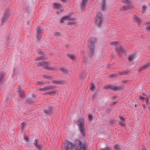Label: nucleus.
<instances>
[{
	"instance_id": "nucleus-26",
	"label": "nucleus",
	"mask_w": 150,
	"mask_h": 150,
	"mask_svg": "<svg viewBox=\"0 0 150 150\" xmlns=\"http://www.w3.org/2000/svg\"><path fill=\"white\" fill-rule=\"evenodd\" d=\"M22 130H23L24 128L25 127V126L26 125V123L25 122H23L22 123Z\"/></svg>"
},
{
	"instance_id": "nucleus-4",
	"label": "nucleus",
	"mask_w": 150,
	"mask_h": 150,
	"mask_svg": "<svg viewBox=\"0 0 150 150\" xmlns=\"http://www.w3.org/2000/svg\"><path fill=\"white\" fill-rule=\"evenodd\" d=\"M103 16L101 13L98 12L95 17V23L98 26H100L103 21Z\"/></svg>"
},
{
	"instance_id": "nucleus-2",
	"label": "nucleus",
	"mask_w": 150,
	"mask_h": 150,
	"mask_svg": "<svg viewBox=\"0 0 150 150\" xmlns=\"http://www.w3.org/2000/svg\"><path fill=\"white\" fill-rule=\"evenodd\" d=\"M83 121V119H80L78 120V125L79 129V131L82 137H84L86 135L85 129Z\"/></svg>"
},
{
	"instance_id": "nucleus-57",
	"label": "nucleus",
	"mask_w": 150,
	"mask_h": 150,
	"mask_svg": "<svg viewBox=\"0 0 150 150\" xmlns=\"http://www.w3.org/2000/svg\"><path fill=\"white\" fill-rule=\"evenodd\" d=\"M116 99V98H113L114 100H115Z\"/></svg>"
},
{
	"instance_id": "nucleus-3",
	"label": "nucleus",
	"mask_w": 150,
	"mask_h": 150,
	"mask_svg": "<svg viewBox=\"0 0 150 150\" xmlns=\"http://www.w3.org/2000/svg\"><path fill=\"white\" fill-rule=\"evenodd\" d=\"M111 45L112 46H116V51L120 54H123L125 51L122 47L117 42L112 41L111 42Z\"/></svg>"
},
{
	"instance_id": "nucleus-28",
	"label": "nucleus",
	"mask_w": 150,
	"mask_h": 150,
	"mask_svg": "<svg viewBox=\"0 0 150 150\" xmlns=\"http://www.w3.org/2000/svg\"><path fill=\"white\" fill-rule=\"evenodd\" d=\"M9 16V15H7H7H4V17L2 19V21L3 22H4V21L5 20H4V18H7L8 17V16Z\"/></svg>"
},
{
	"instance_id": "nucleus-33",
	"label": "nucleus",
	"mask_w": 150,
	"mask_h": 150,
	"mask_svg": "<svg viewBox=\"0 0 150 150\" xmlns=\"http://www.w3.org/2000/svg\"><path fill=\"white\" fill-rule=\"evenodd\" d=\"M119 124L121 126L123 127L125 125V124L124 122H119Z\"/></svg>"
},
{
	"instance_id": "nucleus-1",
	"label": "nucleus",
	"mask_w": 150,
	"mask_h": 150,
	"mask_svg": "<svg viewBox=\"0 0 150 150\" xmlns=\"http://www.w3.org/2000/svg\"><path fill=\"white\" fill-rule=\"evenodd\" d=\"M73 145L76 150H88L87 144L85 143L83 144L78 139L75 140Z\"/></svg>"
},
{
	"instance_id": "nucleus-50",
	"label": "nucleus",
	"mask_w": 150,
	"mask_h": 150,
	"mask_svg": "<svg viewBox=\"0 0 150 150\" xmlns=\"http://www.w3.org/2000/svg\"><path fill=\"white\" fill-rule=\"evenodd\" d=\"M114 76V75H111V76H110V77H113V76Z\"/></svg>"
},
{
	"instance_id": "nucleus-35",
	"label": "nucleus",
	"mask_w": 150,
	"mask_h": 150,
	"mask_svg": "<svg viewBox=\"0 0 150 150\" xmlns=\"http://www.w3.org/2000/svg\"><path fill=\"white\" fill-rule=\"evenodd\" d=\"M31 96L33 97V98H30L28 99L27 101L28 102H32L33 101V96H32L33 94L31 95Z\"/></svg>"
},
{
	"instance_id": "nucleus-38",
	"label": "nucleus",
	"mask_w": 150,
	"mask_h": 150,
	"mask_svg": "<svg viewBox=\"0 0 150 150\" xmlns=\"http://www.w3.org/2000/svg\"><path fill=\"white\" fill-rule=\"evenodd\" d=\"M88 117L90 120H91L92 119L93 116L91 114H89L88 116Z\"/></svg>"
},
{
	"instance_id": "nucleus-15",
	"label": "nucleus",
	"mask_w": 150,
	"mask_h": 150,
	"mask_svg": "<svg viewBox=\"0 0 150 150\" xmlns=\"http://www.w3.org/2000/svg\"><path fill=\"white\" fill-rule=\"evenodd\" d=\"M113 148L115 150H120L121 149V146L118 144H116L114 146Z\"/></svg>"
},
{
	"instance_id": "nucleus-46",
	"label": "nucleus",
	"mask_w": 150,
	"mask_h": 150,
	"mask_svg": "<svg viewBox=\"0 0 150 150\" xmlns=\"http://www.w3.org/2000/svg\"><path fill=\"white\" fill-rule=\"evenodd\" d=\"M149 100V98H146V104H147L148 103Z\"/></svg>"
},
{
	"instance_id": "nucleus-17",
	"label": "nucleus",
	"mask_w": 150,
	"mask_h": 150,
	"mask_svg": "<svg viewBox=\"0 0 150 150\" xmlns=\"http://www.w3.org/2000/svg\"><path fill=\"white\" fill-rule=\"evenodd\" d=\"M136 58L135 55L134 54L131 55L128 59L129 61L132 62Z\"/></svg>"
},
{
	"instance_id": "nucleus-11",
	"label": "nucleus",
	"mask_w": 150,
	"mask_h": 150,
	"mask_svg": "<svg viewBox=\"0 0 150 150\" xmlns=\"http://www.w3.org/2000/svg\"><path fill=\"white\" fill-rule=\"evenodd\" d=\"M53 88V87L52 86H47L44 87L40 88L39 90L40 91H46L50 90V89Z\"/></svg>"
},
{
	"instance_id": "nucleus-39",
	"label": "nucleus",
	"mask_w": 150,
	"mask_h": 150,
	"mask_svg": "<svg viewBox=\"0 0 150 150\" xmlns=\"http://www.w3.org/2000/svg\"><path fill=\"white\" fill-rule=\"evenodd\" d=\"M113 124V121L112 120L110 121V122L109 123V125H112Z\"/></svg>"
},
{
	"instance_id": "nucleus-58",
	"label": "nucleus",
	"mask_w": 150,
	"mask_h": 150,
	"mask_svg": "<svg viewBox=\"0 0 150 150\" xmlns=\"http://www.w3.org/2000/svg\"><path fill=\"white\" fill-rule=\"evenodd\" d=\"M41 54H42V52H41V53H40Z\"/></svg>"
},
{
	"instance_id": "nucleus-45",
	"label": "nucleus",
	"mask_w": 150,
	"mask_h": 150,
	"mask_svg": "<svg viewBox=\"0 0 150 150\" xmlns=\"http://www.w3.org/2000/svg\"><path fill=\"white\" fill-rule=\"evenodd\" d=\"M63 3H65L67 2V0H60Z\"/></svg>"
},
{
	"instance_id": "nucleus-21",
	"label": "nucleus",
	"mask_w": 150,
	"mask_h": 150,
	"mask_svg": "<svg viewBox=\"0 0 150 150\" xmlns=\"http://www.w3.org/2000/svg\"><path fill=\"white\" fill-rule=\"evenodd\" d=\"M150 67V63H148L146 64V65H144L142 67L143 69H145L148 68L149 67Z\"/></svg>"
},
{
	"instance_id": "nucleus-27",
	"label": "nucleus",
	"mask_w": 150,
	"mask_h": 150,
	"mask_svg": "<svg viewBox=\"0 0 150 150\" xmlns=\"http://www.w3.org/2000/svg\"><path fill=\"white\" fill-rule=\"evenodd\" d=\"M19 96L22 99H24L25 97V94H20Z\"/></svg>"
},
{
	"instance_id": "nucleus-5",
	"label": "nucleus",
	"mask_w": 150,
	"mask_h": 150,
	"mask_svg": "<svg viewBox=\"0 0 150 150\" xmlns=\"http://www.w3.org/2000/svg\"><path fill=\"white\" fill-rule=\"evenodd\" d=\"M37 64L38 66L43 67L44 69L54 71L55 70V68L47 65V63L45 62H38L37 63Z\"/></svg>"
},
{
	"instance_id": "nucleus-31",
	"label": "nucleus",
	"mask_w": 150,
	"mask_h": 150,
	"mask_svg": "<svg viewBox=\"0 0 150 150\" xmlns=\"http://www.w3.org/2000/svg\"><path fill=\"white\" fill-rule=\"evenodd\" d=\"M127 9L128 8L126 7L125 6H123L120 9L122 11H124L127 10Z\"/></svg>"
},
{
	"instance_id": "nucleus-42",
	"label": "nucleus",
	"mask_w": 150,
	"mask_h": 150,
	"mask_svg": "<svg viewBox=\"0 0 150 150\" xmlns=\"http://www.w3.org/2000/svg\"><path fill=\"white\" fill-rule=\"evenodd\" d=\"M31 139H27L26 142L30 144V141H31Z\"/></svg>"
},
{
	"instance_id": "nucleus-32",
	"label": "nucleus",
	"mask_w": 150,
	"mask_h": 150,
	"mask_svg": "<svg viewBox=\"0 0 150 150\" xmlns=\"http://www.w3.org/2000/svg\"><path fill=\"white\" fill-rule=\"evenodd\" d=\"M119 118H120V120L122 122H124L125 121V119L124 117L121 116H120L119 117Z\"/></svg>"
},
{
	"instance_id": "nucleus-51",
	"label": "nucleus",
	"mask_w": 150,
	"mask_h": 150,
	"mask_svg": "<svg viewBox=\"0 0 150 150\" xmlns=\"http://www.w3.org/2000/svg\"><path fill=\"white\" fill-rule=\"evenodd\" d=\"M30 21H28V25H29L30 24Z\"/></svg>"
},
{
	"instance_id": "nucleus-19",
	"label": "nucleus",
	"mask_w": 150,
	"mask_h": 150,
	"mask_svg": "<svg viewBox=\"0 0 150 150\" xmlns=\"http://www.w3.org/2000/svg\"><path fill=\"white\" fill-rule=\"evenodd\" d=\"M95 87L94 84L93 83H91L90 86V89L91 90L94 91L95 89Z\"/></svg>"
},
{
	"instance_id": "nucleus-34",
	"label": "nucleus",
	"mask_w": 150,
	"mask_h": 150,
	"mask_svg": "<svg viewBox=\"0 0 150 150\" xmlns=\"http://www.w3.org/2000/svg\"><path fill=\"white\" fill-rule=\"evenodd\" d=\"M45 59V58L44 57L41 56V57H38L37 58V59H36V60H41V59Z\"/></svg>"
},
{
	"instance_id": "nucleus-20",
	"label": "nucleus",
	"mask_w": 150,
	"mask_h": 150,
	"mask_svg": "<svg viewBox=\"0 0 150 150\" xmlns=\"http://www.w3.org/2000/svg\"><path fill=\"white\" fill-rule=\"evenodd\" d=\"M150 67V63H148L146 64V65H144L142 67L143 69H145L148 68L149 67Z\"/></svg>"
},
{
	"instance_id": "nucleus-43",
	"label": "nucleus",
	"mask_w": 150,
	"mask_h": 150,
	"mask_svg": "<svg viewBox=\"0 0 150 150\" xmlns=\"http://www.w3.org/2000/svg\"><path fill=\"white\" fill-rule=\"evenodd\" d=\"M143 10V11H145L146 9V8L145 6H142Z\"/></svg>"
},
{
	"instance_id": "nucleus-7",
	"label": "nucleus",
	"mask_w": 150,
	"mask_h": 150,
	"mask_svg": "<svg viewBox=\"0 0 150 150\" xmlns=\"http://www.w3.org/2000/svg\"><path fill=\"white\" fill-rule=\"evenodd\" d=\"M67 20H71V21H70L68 23V25H71L74 24L76 23V21L75 19L71 18L69 17H65L63 18L61 21V22L62 23H63L64 21Z\"/></svg>"
},
{
	"instance_id": "nucleus-23",
	"label": "nucleus",
	"mask_w": 150,
	"mask_h": 150,
	"mask_svg": "<svg viewBox=\"0 0 150 150\" xmlns=\"http://www.w3.org/2000/svg\"><path fill=\"white\" fill-rule=\"evenodd\" d=\"M64 83V82L63 80H59L57 81V84H62Z\"/></svg>"
},
{
	"instance_id": "nucleus-47",
	"label": "nucleus",
	"mask_w": 150,
	"mask_h": 150,
	"mask_svg": "<svg viewBox=\"0 0 150 150\" xmlns=\"http://www.w3.org/2000/svg\"><path fill=\"white\" fill-rule=\"evenodd\" d=\"M28 137L27 136L25 135L24 136V139L25 141H26L27 139H28Z\"/></svg>"
},
{
	"instance_id": "nucleus-41",
	"label": "nucleus",
	"mask_w": 150,
	"mask_h": 150,
	"mask_svg": "<svg viewBox=\"0 0 150 150\" xmlns=\"http://www.w3.org/2000/svg\"><path fill=\"white\" fill-rule=\"evenodd\" d=\"M44 112H45V113H48L50 112V111L48 110H44Z\"/></svg>"
},
{
	"instance_id": "nucleus-24",
	"label": "nucleus",
	"mask_w": 150,
	"mask_h": 150,
	"mask_svg": "<svg viewBox=\"0 0 150 150\" xmlns=\"http://www.w3.org/2000/svg\"><path fill=\"white\" fill-rule=\"evenodd\" d=\"M68 56L72 59H74V56L73 54H68Z\"/></svg>"
},
{
	"instance_id": "nucleus-25",
	"label": "nucleus",
	"mask_w": 150,
	"mask_h": 150,
	"mask_svg": "<svg viewBox=\"0 0 150 150\" xmlns=\"http://www.w3.org/2000/svg\"><path fill=\"white\" fill-rule=\"evenodd\" d=\"M59 69L60 71L63 72L64 73H66L67 72L66 70L63 68H60Z\"/></svg>"
},
{
	"instance_id": "nucleus-48",
	"label": "nucleus",
	"mask_w": 150,
	"mask_h": 150,
	"mask_svg": "<svg viewBox=\"0 0 150 150\" xmlns=\"http://www.w3.org/2000/svg\"><path fill=\"white\" fill-rule=\"evenodd\" d=\"M53 7L54 8H56V3H54V4Z\"/></svg>"
},
{
	"instance_id": "nucleus-36",
	"label": "nucleus",
	"mask_w": 150,
	"mask_h": 150,
	"mask_svg": "<svg viewBox=\"0 0 150 150\" xmlns=\"http://www.w3.org/2000/svg\"><path fill=\"white\" fill-rule=\"evenodd\" d=\"M37 84L38 85H42L43 84H44V83L42 81H38L37 82Z\"/></svg>"
},
{
	"instance_id": "nucleus-8",
	"label": "nucleus",
	"mask_w": 150,
	"mask_h": 150,
	"mask_svg": "<svg viewBox=\"0 0 150 150\" xmlns=\"http://www.w3.org/2000/svg\"><path fill=\"white\" fill-rule=\"evenodd\" d=\"M64 146V150H72L73 147L72 143L69 141H66Z\"/></svg>"
},
{
	"instance_id": "nucleus-10",
	"label": "nucleus",
	"mask_w": 150,
	"mask_h": 150,
	"mask_svg": "<svg viewBox=\"0 0 150 150\" xmlns=\"http://www.w3.org/2000/svg\"><path fill=\"white\" fill-rule=\"evenodd\" d=\"M34 144L37 149L38 150H42V147L39 144L38 140L37 139L35 140Z\"/></svg>"
},
{
	"instance_id": "nucleus-6",
	"label": "nucleus",
	"mask_w": 150,
	"mask_h": 150,
	"mask_svg": "<svg viewBox=\"0 0 150 150\" xmlns=\"http://www.w3.org/2000/svg\"><path fill=\"white\" fill-rule=\"evenodd\" d=\"M96 42L95 38H91L88 41V48L91 52H93L95 49V43Z\"/></svg>"
},
{
	"instance_id": "nucleus-18",
	"label": "nucleus",
	"mask_w": 150,
	"mask_h": 150,
	"mask_svg": "<svg viewBox=\"0 0 150 150\" xmlns=\"http://www.w3.org/2000/svg\"><path fill=\"white\" fill-rule=\"evenodd\" d=\"M104 1H103V2L102 3L101 8L102 9V10L104 9L105 7V0H103Z\"/></svg>"
},
{
	"instance_id": "nucleus-55",
	"label": "nucleus",
	"mask_w": 150,
	"mask_h": 150,
	"mask_svg": "<svg viewBox=\"0 0 150 150\" xmlns=\"http://www.w3.org/2000/svg\"><path fill=\"white\" fill-rule=\"evenodd\" d=\"M139 90H137V93H139Z\"/></svg>"
},
{
	"instance_id": "nucleus-14",
	"label": "nucleus",
	"mask_w": 150,
	"mask_h": 150,
	"mask_svg": "<svg viewBox=\"0 0 150 150\" xmlns=\"http://www.w3.org/2000/svg\"><path fill=\"white\" fill-rule=\"evenodd\" d=\"M17 92L18 93H20V94H23L25 93L24 90L20 86L17 88Z\"/></svg>"
},
{
	"instance_id": "nucleus-56",
	"label": "nucleus",
	"mask_w": 150,
	"mask_h": 150,
	"mask_svg": "<svg viewBox=\"0 0 150 150\" xmlns=\"http://www.w3.org/2000/svg\"><path fill=\"white\" fill-rule=\"evenodd\" d=\"M58 33H58L57 32V36L58 35Z\"/></svg>"
},
{
	"instance_id": "nucleus-53",
	"label": "nucleus",
	"mask_w": 150,
	"mask_h": 150,
	"mask_svg": "<svg viewBox=\"0 0 150 150\" xmlns=\"http://www.w3.org/2000/svg\"><path fill=\"white\" fill-rule=\"evenodd\" d=\"M143 108L144 109H145V106L144 105H143Z\"/></svg>"
},
{
	"instance_id": "nucleus-12",
	"label": "nucleus",
	"mask_w": 150,
	"mask_h": 150,
	"mask_svg": "<svg viewBox=\"0 0 150 150\" xmlns=\"http://www.w3.org/2000/svg\"><path fill=\"white\" fill-rule=\"evenodd\" d=\"M63 11V7L61 4L57 3V12L60 13Z\"/></svg>"
},
{
	"instance_id": "nucleus-9",
	"label": "nucleus",
	"mask_w": 150,
	"mask_h": 150,
	"mask_svg": "<svg viewBox=\"0 0 150 150\" xmlns=\"http://www.w3.org/2000/svg\"><path fill=\"white\" fill-rule=\"evenodd\" d=\"M106 89H110L114 91H120L122 87L120 86H114L110 85H107L105 86Z\"/></svg>"
},
{
	"instance_id": "nucleus-44",
	"label": "nucleus",
	"mask_w": 150,
	"mask_h": 150,
	"mask_svg": "<svg viewBox=\"0 0 150 150\" xmlns=\"http://www.w3.org/2000/svg\"><path fill=\"white\" fill-rule=\"evenodd\" d=\"M146 29L148 31H150V26H148L147 27Z\"/></svg>"
},
{
	"instance_id": "nucleus-40",
	"label": "nucleus",
	"mask_w": 150,
	"mask_h": 150,
	"mask_svg": "<svg viewBox=\"0 0 150 150\" xmlns=\"http://www.w3.org/2000/svg\"><path fill=\"white\" fill-rule=\"evenodd\" d=\"M139 98L140 100H144L145 99L144 98L141 96H139Z\"/></svg>"
},
{
	"instance_id": "nucleus-54",
	"label": "nucleus",
	"mask_w": 150,
	"mask_h": 150,
	"mask_svg": "<svg viewBox=\"0 0 150 150\" xmlns=\"http://www.w3.org/2000/svg\"><path fill=\"white\" fill-rule=\"evenodd\" d=\"M148 108H149V110L150 111V106Z\"/></svg>"
},
{
	"instance_id": "nucleus-29",
	"label": "nucleus",
	"mask_w": 150,
	"mask_h": 150,
	"mask_svg": "<svg viewBox=\"0 0 150 150\" xmlns=\"http://www.w3.org/2000/svg\"><path fill=\"white\" fill-rule=\"evenodd\" d=\"M101 150H111L110 149V148L108 147H106L105 148L101 149Z\"/></svg>"
},
{
	"instance_id": "nucleus-22",
	"label": "nucleus",
	"mask_w": 150,
	"mask_h": 150,
	"mask_svg": "<svg viewBox=\"0 0 150 150\" xmlns=\"http://www.w3.org/2000/svg\"><path fill=\"white\" fill-rule=\"evenodd\" d=\"M122 1L124 3L127 4V5L130 4V2L129 0H123Z\"/></svg>"
},
{
	"instance_id": "nucleus-30",
	"label": "nucleus",
	"mask_w": 150,
	"mask_h": 150,
	"mask_svg": "<svg viewBox=\"0 0 150 150\" xmlns=\"http://www.w3.org/2000/svg\"><path fill=\"white\" fill-rule=\"evenodd\" d=\"M134 19L138 22H139L140 21V19L139 18L136 16H135L134 18Z\"/></svg>"
},
{
	"instance_id": "nucleus-13",
	"label": "nucleus",
	"mask_w": 150,
	"mask_h": 150,
	"mask_svg": "<svg viewBox=\"0 0 150 150\" xmlns=\"http://www.w3.org/2000/svg\"><path fill=\"white\" fill-rule=\"evenodd\" d=\"M42 30L41 28H38L37 29L38 33L37 39L38 40H40L41 37V31Z\"/></svg>"
},
{
	"instance_id": "nucleus-49",
	"label": "nucleus",
	"mask_w": 150,
	"mask_h": 150,
	"mask_svg": "<svg viewBox=\"0 0 150 150\" xmlns=\"http://www.w3.org/2000/svg\"><path fill=\"white\" fill-rule=\"evenodd\" d=\"M143 150H147L146 148L143 147Z\"/></svg>"
},
{
	"instance_id": "nucleus-16",
	"label": "nucleus",
	"mask_w": 150,
	"mask_h": 150,
	"mask_svg": "<svg viewBox=\"0 0 150 150\" xmlns=\"http://www.w3.org/2000/svg\"><path fill=\"white\" fill-rule=\"evenodd\" d=\"M88 0H83L82 4V8L83 9L85 7L86 5V2Z\"/></svg>"
},
{
	"instance_id": "nucleus-59",
	"label": "nucleus",
	"mask_w": 150,
	"mask_h": 150,
	"mask_svg": "<svg viewBox=\"0 0 150 150\" xmlns=\"http://www.w3.org/2000/svg\"><path fill=\"white\" fill-rule=\"evenodd\" d=\"M135 107H136V105H135Z\"/></svg>"
},
{
	"instance_id": "nucleus-37",
	"label": "nucleus",
	"mask_w": 150,
	"mask_h": 150,
	"mask_svg": "<svg viewBox=\"0 0 150 150\" xmlns=\"http://www.w3.org/2000/svg\"><path fill=\"white\" fill-rule=\"evenodd\" d=\"M4 74L3 73H2L1 74L0 76V81L2 80V78L3 76H4Z\"/></svg>"
},
{
	"instance_id": "nucleus-52",
	"label": "nucleus",
	"mask_w": 150,
	"mask_h": 150,
	"mask_svg": "<svg viewBox=\"0 0 150 150\" xmlns=\"http://www.w3.org/2000/svg\"><path fill=\"white\" fill-rule=\"evenodd\" d=\"M115 103H116L115 102H114L113 103V104L112 105H114L115 104Z\"/></svg>"
}]
</instances>
